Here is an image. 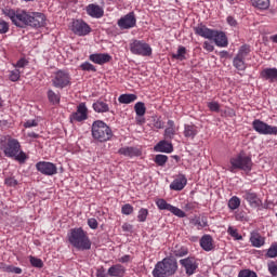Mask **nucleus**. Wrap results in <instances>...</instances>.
<instances>
[{"label":"nucleus","instance_id":"f257e3e1","mask_svg":"<svg viewBox=\"0 0 277 277\" xmlns=\"http://www.w3.org/2000/svg\"><path fill=\"white\" fill-rule=\"evenodd\" d=\"M0 150L3 151L4 157L14 159L18 163H25L29 157L21 149V142L11 135H3L0 137Z\"/></svg>","mask_w":277,"mask_h":277},{"label":"nucleus","instance_id":"f03ea898","mask_svg":"<svg viewBox=\"0 0 277 277\" xmlns=\"http://www.w3.org/2000/svg\"><path fill=\"white\" fill-rule=\"evenodd\" d=\"M179 272V262L172 258L168 256L158 261L151 272L154 277H170L174 276Z\"/></svg>","mask_w":277,"mask_h":277},{"label":"nucleus","instance_id":"7ed1b4c3","mask_svg":"<svg viewBox=\"0 0 277 277\" xmlns=\"http://www.w3.org/2000/svg\"><path fill=\"white\" fill-rule=\"evenodd\" d=\"M68 241L76 250L84 251L91 250L92 248V241L88 236V232L83 230L81 227L70 229Z\"/></svg>","mask_w":277,"mask_h":277},{"label":"nucleus","instance_id":"20e7f679","mask_svg":"<svg viewBox=\"0 0 277 277\" xmlns=\"http://www.w3.org/2000/svg\"><path fill=\"white\" fill-rule=\"evenodd\" d=\"M91 133L93 140L97 142H109L114 137V131L103 120H96L92 123Z\"/></svg>","mask_w":277,"mask_h":277},{"label":"nucleus","instance_id":"39448f33","mask_svg":"<svg viewBox=\"0 0 277 277\" xmlns=\"http://www.w3.org/2000/svg\"><path fill=\"white\" fill-rule=\"evenodd\" d=\"M229 172H235V170H242L243 172H252V157L248 156L245 151H240L237 156L230 158Z\"/></svg>","mask_w":277,"mask_h":277},{"label":"nucleus","instance_id":"423d86ee","mask_svg":"<svg viewBox=\"0 0 277 277\" xmlns=\"http://www.w3.org/2000/svg\"><path fill=\"white\" fill-rule=\"evenodd\" d=\"M47 25V16L43 13L34 12L27 13L24 11V16L22 19V28L23 27H34L35 29H40V27H44Z\"/></svg>","mask_w":277,"mask_h":277},{"label":"nucleus","instance_id":"0eeeda50","mask_svg":"<svg viewBox=\"0 0 277 277\" xmlns=\"http://www.w3.org/2000/svg\"><path fill=\"white\" fill-rule=\"evenodd\" d=\"M130 51L133 55H141L142 57H150V55H153L150 44L142 40H133V42L130 43Z\"/></svg>","mask_w":277,"mask_h":277},{"label":"nucleus","instance_id":"6e6552de","mask_svg":"<svg viewBox=\"0 0 277 277\" xmlns=\"http://www.w3.org/2000/svg\"><path fill=\"white\" fill-rule=\"evenodd\" d=\"M52 85L54 88H58L60 90L68 88V85H70V74L62 69L55 71L54 77L52 78Z\"/></svg>","mask_w":277,"mask_h":277},{"label":"nucleus","instance_id":"1a4fd4ad","mask_svg":"<svg viewBox=\"0 0 277 277\" xmlns=\"http://www.w3.org/2000/svg\"><path fill=\"white\" fill-rule=\"evenodd\" d=\"M252 127L260 135H277L276 126H269L260 119L253 120Z\"/></svg>","mask_w":277,"mask_h":277},{"label":"nucleus","instance_id":"9d476101","mask_svg":"<svg viewBox=\"0 0 277 277\" xmlns=\"http://www.w3.org/2000/svg\"><path fill=\"white\" fill-rule=\"evenodd\" d=\"M156 205L160 211H170V213H173V215H176V217H185L187 215L185 211L168 203L166 199H158Z\"/></svg>","mask_w":277,"mask_h":277},{"label":"nucleus","instance_id":"9b49d317","mask_svg":"<svg viewBox=\"0 0 277 277\" xmlns=\"http://www.w3.org/2000/svg\"><path fill=\"white\" fill-rule=\"evenodd\" d=\"M36 168L44 176H53L57 173V166L53 162L39 161L36 163Z\"/></svg>","mask_w":277,"mask_h":277},{"label":"nucleus","instance_id":"f8f14e48","mask_svg":"<svg viewBox=\"0 0 277 277\" xmlns=\"http://www.w3.org/2000/svg\"><path fill=\"white\" fill-rule=\"evenodd\" d=\"M71 122H83L88 120V106L81 102L77 106V110L70 115Z\"/></svg>","mask_w":277,"mask_h":277},{"label":"nucleus","instance_id":"ddd939ff","mask_svg":"<svg viewBox=\"0 0 277 277\" xmlns=\"http://www.w3.org/2000/svg\"><path fill=\"white\" fill-rule=\"evenodd\" d=\"M118 27L121 29H133L137 25V18H135V13L130 12L117 22Z\"/></svg>","mask_w":277,"mask_h":277},{"label":"nucleus","instance_id":"4468645a","mask_svg":"<svg viewBox=\"0 0 277 277\" xmlns=\"http://www.w3.org/2000/svg\"><path fill=\"white\" fill-rule=\"evenodd\" d=\"M2 14L10 18L15 27H22L25 11L15 12L14 9H3Z\"/></svg>","mask_w":277,"mask_h":277},{"label":"nucleus","instance_id":"2eb2a0df","mask_svg":"<svg viewBox=\"0 0 277 277\" xmlns=\"http://www.w3.org/2000/svg\"><path fill=\"white\" fill-rule=\"evenodd\" d=\"M71 31H74L76 36H88V34L92 31V28L82 19H76L72 22Z\"/></svg>","mask_w":277,"mask_h":277},{"label":"nucleus","instance_id":"dca6fc26","mask_svg":"<svg viewBox=\"0 0 277 277\" xmlns=\"http://www.w3.org/2000/svg\"><path fill=\"white\" fill-rule=\"evenodd\" d=\"M242 198L249 202L250 207L253 209H258V207H261L263 205V201L261 198H259V195L254 193L252 189L242 190Z\"/></svg>","mask_w":277,"mask_h":277},{"label":"nucleus","instance_id":"f3484780","mask_svg":"<svg viewBox=\"0 0 277 277\" xmlns=\"http://www.w3.org/2000/svg\"><path fill=\"white\" fill-rule=\"evenodd\" d=\"M180 264L185 268L187 276H194L196 274V269H198V263H196V259L186 258L180 260Z\"/></svg>","mask_w":277,"mask_h":277},{"label":"nucleus","instance_id":"a211bd4d","mask_svg":"<svg viewBox=\"0 0 277 277\" xmlns=\"http://www.w3.org/2000/svg\"><path fill=\"white\" fill-rule=\"evenodd\" d=\"M216 47H220L222 49L228 47V37H226V34L224 31L220 30H213L212 39Z\"/></svg>","mask_w":277,"mask_h":277},{"label":"nucleus","instance_id":"6ab92c4d","mask_svg":"<svg viewBox=\"0 0 277 277\" xmlns=\"http://www.w3.org/2000/svg\"><path fill=\"white\" fill-rule=\"evenodd\" d=\"M214 30L215 29L208 28L203 24H199L194 27V31H195L196 36H200L201 38H206L207 40L213 39Z\"/></svg>","mask_w":277,"mask_h":277},{"label":"nucleus","instance_id":"aec40b11","mask_svg":"<svg viewBox=\"0 0 277 277\" xmlns=\"http://www.w3.org/2000/svg\"><path fill=\"white\" fill-rule=\"evenodd\" d=\"M260 77H262L268 83H276L277 82V68L276 67L264 68L261 71Z\"/></svg>","mask_w":277,"mask_h":277},{"label":"nucleus","instance_id":"412c9836","mask_svg":"<svg viewBox=\"0 0 277 277\" xmlns=\"http://www.w3.org/2000/svg\"><path fill=\"white\" fill-rule=\"evenodd\" d=\"M90 62H93V64H98L100 66H103V64H108V62H111V55L107 53H95L91 54L89 56Z\"/></svg>","mask_w":277,"mask_h":277},{"label":"nucleus","instance_id":"4be33fe9","mask_svg":"<svg viewBox=\"0 0 277 277\" xmlns=\"http://www.w3.org/2000/svg\"><path fill=\"white\" fill-rule=\"evenodd\" d=\"M187 185V177L184 174H180L173 182L170 184V189L173 192H183Z\"/></svg>","mask_w":277,"mask_h":277},{"label":"nucleus","instance_id":"5701e85b","mask_svg":"<svg viewBox=\"0 0 277 277\" xmlns=\"http://www.w3.org/2000/svg\"><path fill=\"white\" fill-rule=\"evenodd\" d=\"M119 155H123V157H142V149L137 148V147H121L118 150Z\"/></svg>","mask_w":277,"mask_h":277},{"label":"nucleus","instance_id":"b1692460","mask_svg":"<svg viewBox=\"0 0 277 277\" xmlns=\"http://www.w3.org/2000/svg\"><path fill=\"white\" fill-rule=\"evenodd\" d=\"M87 14H89V16H92V18H103V14H105V11H103V8L97 4H89L87 6Z\"/></svg>","mask_w":277,"mask_h":277},{"label":"nucleus","instance_id":"393cba45","mask_svg":"<svg viewBox=\"0 0 277 277\" xmlns=\"http://www.w3.org/2000/svg\"><path fill=\"white\" fill-rule=\"evenodd\" d=\"M126 272L127 269L124 266H122V264H115L108 268L107 274L111 277H123Z\"/></svg>","mask_w":277,"mask_h":277},{"label":"nucleus","instance_id":"a878e982","mask_svg":"<svg viewBox=\"0 0 277 277\" xmlns=\"http://www.w3.org/2000/svg\"><path fill=\"white\" fill-rule=\"evenodd\" d=\"M168 127L164 129V140L170 141L174 140L176 135V126L174 124V120H168Z\"/></svg>","mask_w":277,"mask_h":277},{"label":"nucleus","instance_id":"bb28decb","mask_svg":"<svg viewBox=\"0 0 277 277\" xmlns=\"http://www.w3.org/2000/svg\"><path fill=\"white\" fill-rule=\"evenodd\" d=\"M155 150L156 153H172L174 150V146L168 141H160L155 146Z\"/></svg>","mask_w":277,"mask_h":277},{"label":"nucleus","instance_id":"cd10ccee","mask_svg":"<svg viewBox=\"0 0 277 277\" xmlns=\"http://www.w3.org/2000/svg\"><path fill=\"white\" fill-rule=\"evenodd\" d=\"M200 246L206 252L213 250V237L211 235H203L200 239Z\"/></svg>","mask_w":277,"mask_h":277},{"label":"nucleus","instance_id":"c85d7f7f","mask_svg":"<svg viewBox=\"0 0 277 277\" xmlns=\"http://www.w3.org/2000/svg\"><path fill=\"white\" fill-rule=\"evenodd\" d=\"M198 135V128L195 124L184 126V137L188 140H194Z\"/></svg>","mask_w":277,"mask_h":277},{"label":"nucleus","instance_id":"c756f323","mask_svg":"<svg viewBox=\"0 0 277 277\" xmlns=\"http://www.w3.org/2000/svg\"><path fill=\"white\" fill-rule=\"evenodd\" d=\"M118 101L121 105H130V103H135V101H137V95L133 93L121 94L118 97Z\"/></svg>","mask_w":277,"mask_h":277},{"label":"nucleus","instance_id":"7c9ffc66","mask_svg":"<svg viewBox=\"0 0 277 277\" xmlns=\"http://www.w3.org/2000/svg\"><path fill=\"white\" fill-rule=\"evenodd\" d=\"M250 241L254 248H261V246H265V238H263V236H261L259 233H252Z\"/></svg>","mask_w":277,"mask_h":277},{"label":"nucleus","instance_id":"2f4dec72","mask_svg":"<svg viewBox=\"0 0 277 277\" xmlns=\"http://www.w3.org/2000/svg\"><path fill=\"white\" fill-rule=\"evenodd\" d=\"M0 271L6 272L8 274H23V268L13 265H6L3 262H0Z\"/></svg>","mask_w":277,"mask_h":277},{"label":"nucleus","instance_id":"473e14b6","mask_svg":"<svg viewBox=\"0 0 277 277\" xmlns=\"http://www.w3.org/2000/svg\"><path fill=\"white\" fill-rule=\"evenodd\" d=\"M93 109L96 114H107L109 111V105L103 101H96L93 103Z\"/></svg>","mask_w":277,"mask_h":277},{"label":"nucleus","instance_id":"72a5a7b5","mask_svg":"<svg viewBox=\"0 0 277 277\" xmlns=\"http://www.w3.org/2000/svg\"><path fill=\"white\" fill-rule=\"evenodd\" d=\"M47 96H48L49 103H51L52 105H60V101H61L60 93H55V91L49 89Z\"/></svg>","mask_w":277,"mask_h":277},{"label":"nucleus","instance_id":"f704fd0d","mask_svg":"<svg viewBox=\"0 0 277 277\" xmlns=\"http://www.w3.org/2000/svg\"><path fill=\"white\" fill-rule=\"evenodd\" d=\"M233 66L236 70H246L248 66L246 65V58H241L239 56H235L233 60Z\"/></svg>","mask_w":277,"mask_h":277},{"label":"nucleus","instance_id":"c9c22d12","mask_svg":"<svg viewBox=\"0 0 277 277\" xmlns=\"http://www.w3.org/2000/svg\"><path fill=\"white\" fill-rule=\"evenodd\" d=\"M253 8L258 10H268L269 9V0H251Z\"/></svg>","mask_w":277,"mask_h":277},{"label":"nucleus","instance_id":"e433bc0d","mask_svg":"<svg viewBox=\"0 0 277 277\" xmlns=\"http://www.w3.org/2000/svg\"><path fill=\"white\" fill-rule=\"evenodd\" d=\"M195 226H198V229L207 228L209 226L207 216L197 217L193 221Z\"/></svg>","mask_w":277,"mask_h":277},{"label":"nucleus","instance_id":"4c0bfd02","mask_svg":"<svg viewBox=\"0 0 277 277\" xmlns=\"http://www.w3.org/2000/svg\"><path fill=\"white\" fill-rule=\"evenodd\" d=\"M29 262L32 267H36L37 269H42L44 267V262L40 258H36L34 255L29 256Z\"/></svg>","mask_w":277,"mask_h":277},{"label":"nucleus","instance_id":"58836bf2","mask_svg":"<svg viewBox=\"0 0 277 277\" xmlns=\"http://www.w3.org/2000/svg\"><path fill=\"white\" fill-rule=\"evenodd\" d=\"M228 207L232 211H235V209H239L241 207V199L239 197L234 196L228 200Z\"/></svg>","mask_w":277,"mask_h":277},{"label":"nucleus","instance_id":"ea45409f","mask_svg":"<svg viewBox=\"0 0 277 277\" xmlns=\"http://www.w3.org/2000/svg\"><path fill=\"white\" fill-rule=\"evenodd\" d=\"M187 53V49L183 45H180L176 54H172L173 60H180L183 62L185 60V54Z\"/></svg>","mask_w":277,"mask_h":277},{"label":"nucleus","instance_id":"a19ab883","mask_svg":"<svg viewBox=\"0 0 277 277\" xmlns=\"http://www.w3.org/2000/svg\"><path fill=\"white\" fill-rule=\"evenodd\" d=\"M134 111L136 116H144L146 114V105L144 104V102H137L134 105Z\"/></svg>","mask_w":277,"mask_h":277},{"label":"nucleus","instance_id":"79ce46f5","mask_svg":"<svg viewBox=\"0 0 277 277\" xmlns=\"http://www.w3.org/2000/svg\"><path fill=\"white\" fill-rule=\"evenodd\" d=\"M250 51H251L250 50V45L243 44V45L240 47V49H239V51H238L236 56L240 57L242 60H246V56L250 55Z\"/></svg>","mask_w":277,"mask_h":277},{"label":"nucleus","instance_id":"37998d69","mask_svg":"<svg viewBox=\"0 0 277 277\" xmlns=\"http://www.w3.org/2000/svg\"><path fill=\"white\" fill-rule=\"evenodd\" d=\"M189 254V250L186 247L176 248L173 250V255L177 259L183 256H187Z\"/></svg>","mask_w":277,"mask_h":277},{"label":"nucleus","instance_id":"c03bdc74","mask_svg":"<svg viewBox=\"0 0 277 277\" xmlns=\"http://www.w3.org/2000/svg\"><path fill=\"white\" fill-rule=\"evenodd\" d=\"M154 161L160 168H163V166H166V163H168V156L158 154L155 156Z\"/></svg>","mask_w":277,"mask_h":277},{"label":"nucleus","instance_id":"a18cd8bd","mask_svg":"<svg viewBox=\"0 0 277 277\" xmlns=\"http://www.w3.org/2000/svg\"><path fill=\"white\" fill-rule=\"evenodd\" d=\"M81 70L87 72H96V67L92 65L90 62H84L80 65Z\"/></svg>","mask_w":277,"mask_h":277},{"label":"nucleus","instance_id":"49530a36","mask_svg":"<svg viewBox=\"0 0 277 277\" xmlns=\"http://www.w3.org/2000/svg\"><path fill=\"white\" fill-rule=\"evenodd\" d=\"M227 233L230 235V237H234L236 241H241V239H243V236L239 235V232H237V229L232 226L228 227Z\"/></svg>","mask_w":277,"mask_h":277},{"label":"nucleus","instance_id":"de8ad7c7","mask_svg":"<svg viewBox=\"0 0 277 277\" xmlns=\"http://www.w3.org/2000/svg\"><path fill=\"white\" fill-rule=\"evenodd\" d=\"M147 217H148V209L142 208V209L138 211L137 221H138V222H146Z\"/></svg>","mask_w":277,"mask_h":277},{"label":"nucleus","instance_id":"09e8293b","mask_svg":"<svg viewBox=\"0 0 277 277\" xmlns=\"http://www.w3.org/2000/svg\"><path fill=\"white\" fill-rule=\"evenodd\" d=\"M268 272L273 277L277 276V263L274 261H271L267 263Z\"/></svg>","mask_w":277,"mask_h":277},{"label":"nucleus","instance_id":"8fccbe9b","mask_svg":"<svg viewBox=\"0 0 277 277\" xmlns=\"http://www.w3.org/2000/svg\"><path fill=\"white\" fill-rule=\"evenodd\" d=\"M266 256L268 259H276V256H277V243L276 245H272L269 247V249L267 250Z\"/></svg>","mask_w":277,"mask_h":277},{"label":"nucleus","instance_id":"3c124183","mask_svg":"<svg viewBox=\"0 0 277 277\" xmlns=\"http://www.w3.org/2000/svg\"><path fill=\"white\" fill-rule=\"evenodd\" d=\"M133 211H134L133 206H131L130 203H126L121 207V213L123 215H131Z\"/></svg>","mask_w":277,"mask_h":277},{"label":"nucleus","instance_id":"603ef678","mask_svg":"<svg viewBox=\"0 0 277 277\" xmlns=\"http://www.w3.org/2000/svg\"><path fill=\"white\" fill-rule=\"evenodd\" d=\"M9 79L10 81H13V82L18 81V79H21V70L18 69L11 70L9 75Z\"/></svg>","mask_w":277,"mask_h":277},{"label":"nucleus","instance_id":"864d4df0","mask_svg":"<svg viewBox=\"0 0 277 277\" xmlns=\"http://www.w3.org/2000/svg\"><path fill=\"white\" fill-rule=\"evenodd\" d=\"M238 277H259L254 271L251 269H242L239 272Z\"/></svg>","mask_w":277,"mask_h":277},{"label":"nucleus","instance_id":"5fc2aeb1","mask_svg":"<svg viewBox=\"0 0 277 277\" xmlns=\"http://www.w3.org/2000/svg\"><path fill=\"white\" fill-rule=\"evenodd\" d=\"M8 31H10V24L0 19V34H8Z\"/></svg>","mask_w":277,"mask_h":277},{"label":"nucleus","instance_id":"6e6d98bb","mask_svg":"<svg viewBox=\"0 0 277 277\" xmlns=\"http://www.w3.org/2000/svg\"><path fill=\"white\" fill-rule=\"evenodd\" d=\"M208 108L210 109V111H220V103L217 102H209L208 103Z\"/></svg>","mask_w":277,"mask_h":277},{"label":"nucleus","instance_id":"4d7b16f0","mask_svg":"<svg viewBox=\"0 0 277 277\" xmlns=\"http://www.w3.org/2000/svg\"><path fill=\"white\" fill-rule=\"evenodd\" d=\"M88 226L92 228V230H96L98 228V221H96V219H89Z\"/></svg>","mask_w":277,"mask_h":277},{"label":"nucleus","instance_id":"13d9d810","mask_svg":"<svg viewBox=\"0 0 277 277\" xmlns=\"http://www.w3.org/2000/svg\"><path fill=\"white\" fill-rule=\"evenodd\" d=\"M25 129H31V127H38V121H36V119L32 120H27L24 123Z\"/></svg>","mask_w":277,"mask_h":277},{"label":"nucleus","instance_id":"bf43d9fd","mask_svg":"<svg viewBox=\"0 0 277 277\" xmlns=\"http://www.w3.org/2000/svg\"><path fill=\"white\" fill-rule=\"evenodd\" d=\"M27 64H29V61L26 58H21L19 61H17L16 63V68H25V66H27Z\"/></svg>","mask_w":277,"mask_h":277},{"label":"nucleus","instance_id":"052dcab7","mask_svg":"<svg viewBox=\"0 0 277 277\" xmlns=\"http://www.w3.org/2000/svg\"><path fill=\"white\" fill-rule=\"evenodd\" d=\"M203 49L206 51H208L209 53H213V51L215 50V48L213 47V44H211L209 41H205L203 42Z\"/></svg>","mask_w":277,"mask_h":277},{"label":"nucleus","instance_id":"680f3d73","mask_svg":"<svg viewBox=\"0 0 277 277\" xmlns=\"http://www.w3.org/2000/svg\"><path fill=\"white\" fill-rule=\"evenodd\" d=\"M5 185H10V187H14V185H18V182L13 177L5 179Z\"/></svg>","mask_w":277,"mask_h":277},{"label":"nucleus","instance_id":"e2e57ef3","mask_svg":"<svg viewBox=\"0 0 277 277\" xmlns=\"http://www.w3.org/2000/svg\"><path fill=\"white\" fill-rule=\"evenodd\" d=\"M155 129H163V121L161 119H154Z\"/></svg>","mask_w":277,"mask_h":277},{"label":"nucleus","instance_id":"0e129e2a","mask_svg":"<svg viewBox=\"0 0 277 277\" xmlns=\"http://www.w3.org/2000/svg\"><path fill=\"white\" fill-rule=\"evenodd\" d=\"M227 23L230 25V27H237V19H235L233 16L227 17Z\"/></svg>","mask_w":277,"mask_h":277},{"label":"nucleus","instance_id":"69168bd1","mask_svg":"<svg viewBox=\"0 0 277 277\" xmlns=\"http://www.w3.org/2000/svg\"><path fill=\"white\" fill-rule=\"evenodd\" d=\"M131 261V255L127 254L119 259V263H129Z\"/></svg>","mask_w":277,"mask_h":277},{"label":"nucleus","instance_id":"338daca9","mask_svg":"<svg viewBox=\"0 0 277 277\" xmlns=\"http://www.w3.org/2000/svg\"><path fill=\"white\" fill-rule=\"evenodd\" d=\"M105 275V268L102 267L96 271V277H104Z\"/></svg>","mask_w":277,"mask_h":277},{"label":"nucleus","instance_id":"774afa93","mask_svg":"<svg viewBox=\"0 0 277 277\" xmlns=\"http://www.w3.org/2000/svg\"><path fill=\"white\" fill-rule=\"evenodd\" d=\"M219 55L222 60H226L228 57V51H221Z\"/></svg>","mask_w":277,"mask_h":277}]
</instances>
